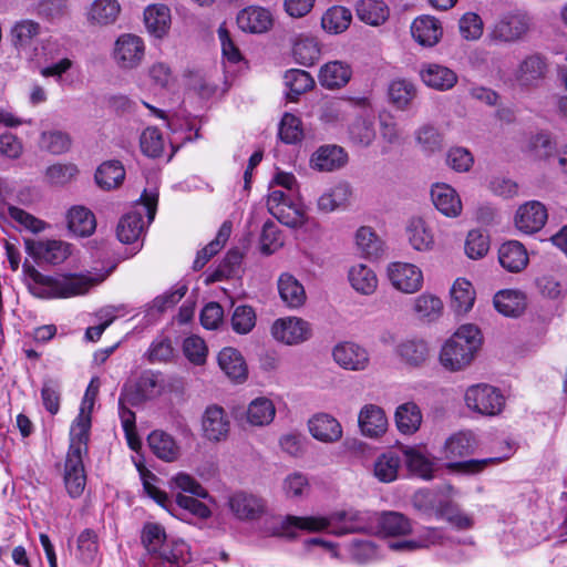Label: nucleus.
<instances>
[{
	"label": "nucleus",
	"instance_id": "f257e3e1",
	"mask_svg": "<svg viewBox=\"0 0 567 567\" xmlns=\"http://www.w3.org/2000/svg\"><path fill=\"white\" fill-rule=\"evenodd\" d=\"M22 269L29 291L38 298H70L83 295L103 280L83 275L44 276L28 260L23 262Z\"/></svg>",
	"mask_w": 567,
	"mask_h": 567
},
{
	"label": "nucleus",
	"instance_id": "f03ea898",
	"mask_svg": "<svg viewBox=\"0 0 567 567\" xmlns=\"http://www.w3.org/2000/svg\"><path fill=\"white\" fill-rule=\"evenodd\" d=\"M282 527L284 529L297 528L309 533L329 529L331 534L341 536L349 533L363 532L368 528V525L362 513L343 511L333 513L329 517L287 516Z\"/></svg>",
	"mask_w": 567,
	"mask_h": 567
},
{
	"label": "nucleus",
	"instance_id": "7ed1b4c3",
	"mask_svg": "<svg viewBox=\"0 0 567 567\" xmlns=\"http://www.w3.org/2000/svg\"><path fill=\"white\" fill-rule=\"evenodd\" d=\"M481 343L480 329L474 324H464L445 342L440 361L451 371L462 370L472 362Z\"/></svg>",
	"mask_w": 567,
	"mask_h": 567
},
{
	"label": "nucleus",
	"instance_id": "20e7f679",
	"mask_svg": "<svg viewBox=\"0 0 567 567\" xmlns=\"http://www.w3.org/2000/svg\"><path fill=\"white\" fill-rule=\"evenodd\" d=\"M157 202L158 192L156 189L143 192L136 209L123 216L118 221L116 234L120 241L132 244L140 238L144 229L143 213L146 214L148 224L152 223L155 218Z\"/></svg>",
	"mask_w": 567,
	"mask_h": 567
},
{
	"label": "nucleus",
	"instance_id": "39448f33",
	"mask_svg": "<svg viewBox=\"0 0 567 567\" xmlns=\"http://www.w3.org/2000/svg\"><path fill=\"white\" fill-rule=\"evenodd\" d=\"M532 27L528 13L515 10L502 14L492 25L488 37L498 43H515L524 39Z\"/></svg>",
	"mask_w": 567,
	"mask_h": 567
},
{
	"label": "nucleus",
	"instance_id": "423d86ee",
	"mask_svg": "<svg viewBox=\"0 0 567 567\" xmlns=\"http://www.w3.org/2000/svg\"><path fill=\"white\" fill-rule=\"evenodd\" d=\"M466 406L482 415H497L505 405V399L498 389L485 384L471 385L464 395Z\"/></svg>",
	"mask_w": 567,
	"mask_h": 567
},
{
	"label": "nucleus",
	"instance_id": "0eeeda50",
	"mask_svg": "<svg viewBox=\"0 0 567 567\" xmlns=\"http://www.w3.org/2000/svg\"><path fill=\"white\" fill-rule=\"evenodd\" d=\"M164 385L159 375L152 372H144L134 384H125L121 391V403L128 402L135 406L147 400L154 399L162 393Z\"/></svg>",
	"mask_w": 567,
	"mask_h": 567
},
{
	"label": "nucleus",
	"instance_id": "6e6552de",
	"mask_svg": "<svg viewBox=\"0 0 567 567\" xmlns=\"http://www.w3.org/2000/svg\"><path fill=\"white\" fill-rule=\"evenodd\" d=\"M386 277L395 290L408 295L417 292L423 286L422 270L410 262H390Z\"/></svg>",
	"mask_w": 567,
	"mask_h": 567
},
{
	"label": "nucleus",
	"instance_id": "1a4fd4ad",
	"mask_svg": "<svg viewBox=\"0 0 567 567\" xmlns=\"http://www.w3.org/2000/svg\"><path fill=\"white\" fill-rule=\"evenodd\" d=\"M25 250L37 260L51 265L62 264L71 255V245L62 240L24 239Z\"/></svg>",
	"mask_w": 567,
	"mask_h": 567
},
{
	"label": "nucleus",
	"instance_id": "9d476101",
	"mask_svg": "<svg viewBox=\"0 0 567 567\" xmlns=\"http://www.w3.org/2000/svg\"><path fill=\"white\" fill-rule=\"evenodd\" d=\"M272 337L285 344L295 346L310 339L311 327L306 320L297 317L277 319L271 327Z\"/></svg>",
	"mask_w": 567,
	"mask_h": 567
},
{
	"label": "nucleus",
	"instance_id": "9b49d317",
	"mask_svg": "<svg viewBox=\"0 0 567 567\" xmlns=\"http://www.w3.org/2000/svg\"><path fill=\"white\" fill-rule=\"evenodd\" d=\"M548 72L546 59L538 54L527 55L514 72V79L523 89L537 87Z\"/></svg>",
	"mask_w": 567,
	"mask_h": 567
},
{
	"label": "nucleus",
	"instance_id": "f8f14e48",
	"mask_svg": "<svg viewBox=\"0 0 567 567\" xmlns=\"http://www.w3.org/2000/svg\"><path fill=\"white\" fill-rule=\"evenodd\" d=\"M338 365L350 371H364L370 364L368 350L354 342H340L332 350Z\"/></svg>",
	"mask_w": 567,
	"mask_h": 567
},
{
	"label": "nucleus",
	"instance_id": "ddd939ff",
	"mask_svg": "<svg viewBox=\"0 0 567 567\" xmlns=\"http://www.w3.org/2000/svg\"><path fill=\"white\" fill-rule=\"evenodd\" d=\"M144 42L134 34H122L115 42L114 59L123 69L136 68L144 56Z\"/></svg>",
	"mask_w": 567,
	"mask_h": 567
},
{
	"label": "nucleus",
	"instance_id": "4468645a",
	"mask_svg": "<svg viewBox=\"0 0 567 567\" xmlns=\"http://www.w3.org/2000/svg\"><path fill=\"white\" fill-rule=\"evenodd\" d=\"M148 559L154 567H182L189 560V548L183 540L166 539Z\"/></svg>",
	"mask_w": 567,
	"mask_h": 567
},
{
	"label": "nucleus",
	"instance_id": "2eb2a0df",
	"mask_svg": "<svg viewBox=\"0 0 567 567\" xmlns=\"http://www.w3.org/2000/svg\"><path fill=\"white\" fill-rule=\"evenodd\" d=\"M228 505L231 513L240 520H255L266 512V503L257 495L246 492L234 493Z\"/></svg>",
	"mask_w": 567,
	"mask_h": 567
},
{
	"label": "nucleus",
	"instance_id": "dca6fc26",
	"mask_svg": "<svg viewBox=\"0 0 567 567\" xmlns=\"http://www.w3.org/2000/svg\"><path fill=\"white\" fill-rule=\"evenodd\" d=\"M548 218L546 207L537 200H530L519 206L515 215V225L525 234L540 230Z\"/></svg>",
	"mask_w": 567,
	"mask_h": 567
},
{
	"label": "nucleus",
	"instance_id": "f3484780",
	"mask_svg": "<svg viewBox=\"0 0 567 567\" xmlns=\"http://www.w3.org/2000/svg\"><path fill=\"white\" fill-rule=\"evenodd\" d=\"M528 145L536 157L550 161L553 166L567 174V146L554 152L555 143L547 133H538L532 136Z\"/></svg>",
	"mask_w": 567,
	"mask_h": 567
},
{
	"label": "nucleus",
	"instance_id": "a211bd4d",
	"mask_svg": "<svg viewBox=\"0 0 567 567\" xmlns=\"http://www.w3.org/2000/svg\"><path fill=\"white\" fill-rule=\"evenodd\" d=\"M358 423L361 433L368 437H379L388 430V419L382 408L365 404L359 412Z\"/></svg>",
	"mask_w": 567,
	"mask_h": 567
},
{
	"label": "nucleus",
	"instance_id": "6ab92c4d",
	"mask_svg": "<svg viewBox=\"0 0 567 567\" xmlns=\"http://www.w3.org/2000/svg\"><path fill=\"white\" fill-rule=\"evenodd\" d=\"M204 436L209 441L219 442L228 435L229 420L223 408L217 405L208 406L202 419Z\"/></svg>",
	"mask_w": 567,
	"mask_h": 567
},
{
	"label": "nucleus",
	"instance_id": "aec40b11",
	"mask_svg": "<svg viewBox=\"0 0 567 567\" xmlns=\"http://www.w3.org/2000/svg\"><path fill=\"white\" fill-rule=\"evenodd\" d=\"M348 155L337 145L320 146L311 156L310 165L319 172H332L347 164Z\"/></svg>",
	"mask_w": 567,
	"mask_h": 567
},
{
	"label": "nucleus",
	"instance_id": "412c9836",
	"mask_svg": "<svg viewBox=\"0 0 567 567\" xmlns=\"http://www.w3.org/2000/svg\"><path fill=\"white\" fill-rule=\"evenodd\" d=\"M311 435L321 442H337L342 436V427L339 421L330 414L319 413L309 420Z\"/></svg>",
	"mask_w": 567,
	"mask_h": 567
},
{
	"label": "nucleus",
	"instance_id": "4be33fe9",
	"mask_svg": "<svg viewBox=\"0 0 567 567\" xmlns=\"http://www.w3.org/2000/svg\"><path fill=\"white\" fill-rule=\"evenodd\" d=\"M434 206L447 217H457L462 213V202L456 190L447 184H435L431 189Z\"/></svg>",
	"mask_w": 567,
	"mask_h": 567
},
{
	"label": "nucleus",
	"instance_id": "5701e85b",
	"mask_svg": "<svg viewBox=\"0 0 567 567\" xmlns=\"http://www.w3.org/2000/svg\"><path fill=\"white\" fill-rule=\"evenodd\" d=\"M399 358L410 367H421L430 358V348L425 340L409 338L400 341L395 348Z\"/></svg>",
	"mask_w": 567,
	"mask_h": 567
},
{
	"label": "nucleus",
	"instance_id": "b1692460",
	"mask_svg": "<svg viewBox=\"0 0 567 567\" xmlns=\"http://www.w3.org/2000/svg\"><path fill=\"white\" fill-rule=\"evenodd\" d=\"M498 261L509 272H519L528 265V254L523 244L509 240L501 245Z\"/></svg>",
	"mask_w": 567,
	"mask_h": 567
},
{
	"label": "nucleus",
	"instance_id": "393cba45",
	"mask_svg": "<svg viewBox=\"0 0 567 567\" xmlns=\"http://www.w3.org/2000/svg\"><path fill=\"white\" fill-rule=\"evenodd\" d=\"M64 484L69 495L73 498L80 497L86 484V475L82 457L79 452L66 456L64 468Z\"/></svg>",
	"mask_w": 567,
	"mask_h": 567
},
{
	"label": "nucleus",
	"instance_id": "a878e982",
	"mask_svg": "<svg viewBox=\"0 0 567 567\" xmlns=\"http://www.w3.org/2000/svg\"><path fill=\"white\" fill-rule=\"evenodd\" d=\"M237 24L245 32L262 33L271 27L272 18L264 8L249 7L238 13Z\"/></svg>",
	"mask_w": 567,
	"mask_h": 567
},
{
	"label": "nucleus",
	"instance_id": "bb28decb",
	"mask_svg": "<svg viewBox=\"0 0 567 567\" xmlns=\"http://www.w3.org/2000/svg\"><path fill=\"white\" fill-rule=\"evenodd\" d=\"M412 37L423 47L435 45L442 37V27L437 19L430 16L416 18L411 25Z\"/></svg>",
	"mask_w": 567,
	"mask_h": 567
},
{
	"label": "nucleus",
	"instance_id": "cd10ccee",
	"mask_svg": "<svg viewBox=\"0 0 567 567\" xmlns=\"http://www.w3.org/2000/svg\"><path fill=\"white\" fill-rule=\"evenodd\" d=\"M351 68L342 61H330L319 71V83L329 90L344 86L351 79Z\"/></svg>",
	"mask_w": 567,
	"mask_h": 567
},
{
	"label": "nucleus",
	"instance_id": "c85d7f7f",
	"mask_svg": "<svg viewBox=\"0 0 567 567\" xmlns=\"http://www.w3.org/2000/svg\"><path fill=\"white\" fill-rule=\"evenodd\" d=\"M278 291L284 303L289 308H300L307 296L303 286L291 274H281L278 278Z\"/></svg>",
	"mask_w": 567,
	"mask_h": 567
},
{
	"label": "nucleus",
	"instance_id": "c756f323",
	"mask_svg": "<svg viewBox=\"0 0 567 567\" xmlns=\"http://www.w3.org/2000/svg\"><path fill=\"white\" fill-rule=\"evenodd\" d=\"M90 429V411L84 412V409H80V413L71 426V443L66 456H72L73 453L76 454V452H79V457H82V455L86 453Z\"/></svg>",
	"mask_w": 567,
	"mask_h": 567
},
{
	"label": "nucleus",
	"instance_id": "7c9ffc66",
	"mask_svg": "<svg viewBox=\"0 0 567 567\" xmlns=\"http://www.w3.org/2000/svg\"><path fill=\"white\" fill-rule=\"evenodd\" d=\"M420 75L425 85L440 91L450 90L457 82L455 72L440 64L425 65Z\"/></svg>",
	"mask_w": 567,
	"mask_h": 567
},
{
	"label": "nucleus",
	"instance_id": "2f4dec72",
	"mask_svg": "<svg viewBox=\"0 0 567 567\" xmlns=\"http://www.w3.org/2000/svg\"><path fill=\"white\" fill-rule=\"evenodd\" d=\"M388 95L395 109L404 111L412 106L417 96V89L406 79H395L389 84Z\"/></svg>",
	"mask_w": 567,
	"mask_h": 567
},
{
	"label": "nucleus",
	"instance_id": "473e14b6",
	"mask_svg": "<svg viewBox=\"0 0 567 567\" xmlns=\"http://www.w3.org/2000/svg\"><path fill=\"white\" fill-rule=\"evenodd\" d=\"M147 31L156 38H163L169 30L171 10L165 4H152L144 11Z\"/></svg>",
	"mask_w": 567,
	"mask_h": 567
},
{
	"label": "nucleus",
	"instance_id": "72a5a7b5",
	"mask_svg": "<svg viewBox=\"0 0 567 567\" xmlns=\"http://www.w3.org/2000/svg\"><path fill=\"white\" fill-rule=\"evenodd\" d=\"M218 364L229 379L237 382L246 380L247 367L238 350L224 348L218 354Z\"/></svg>",
	"mask_w": 567,
	"mask_h": 567
},
{
	"label": "nucleus",
	"instance_id": "f704fd0d",
	"mask_svg": "<svg viewBox=\"0 0 567 567\" xmlns=\"http://www.w3.org/2000/svg\"><path fill=\"white\" fill-rule=\"evenodd\" d=\"M121 12L117 0H94L87 11V20L96 25L113 24Z\"/></svg>",
	"mask_w": 567,
	"mask_h": 567
},
{
	"label": "nucleus",
	"instance_id": "c9c22d12",
	"mask_svg": "<svg viewBox=\"0 0 567 567\" xmlns=\"http://www.w3.org/2000/svg\"><path fill=\"white\" fill-rule=\"evenodd\" d=\"M69 229L80 237L91 236L96 228L94 214L84 206H74L68 213Z\"/></svg>",
	"mask_w": 567,
	"mask_h": 567
},
{
	"label": "nucleus",
	"instance_id": "e433bc0d",
	"mask_svg": "<svg viewBox=\"0 0 567 567\" xmlns=\"http://www.w3.org/2000/svg\"><path fill=\"white\" fill-rule=\"evenodd\" d=\"M148 445L152 452L165 462H174L179 456V446L173 436L163 431H153L148 437Z\"/></svg>",
	"mask_w": 567,
	"mask_h": 567
},
{
	"label": "nucleus",
	"instance_id": "4c0bfd02",
	"mask_svg": "<svg viewBox=\"0 0 567 567\" xmlns=\"http://www.w3.org/2000/svg\"><path fill=\"white\" fill-rule=\"evenodd\" d=\"M406 235L410 245L419 251L429 250L434 244L432 230L421 217H413L409 220Z\"/></svg>",
	"mask_w": 567,
	"mask_h": 567
},
{
	"label": "nucleus",
	"instance_id": "58836bf2",
	"mask_svg": "<svg viewBox=\"0 0 567 567\" xmlns=\"http://www.w3.org/2000/svg\"><path fill=\"white\" fill-rule=\"evenodd\" d=\"M494 306L504 316L518 317L526 308V298L519 291L503 290L495 295Z\"/></svg>",
	"mask_w": 567,
	"mask_h": 567
},
{
	"label": "nucleus",
	"instance_id": "ea45409f",
	"mask_svg": "<svg viewBox=\"0 0 567 567\" xmlns=\"http://www.w3.org/2000/svg\"><path fill=\"white\" fill-rule=\"evenodd\" d=\"M475 301V291L472 284L464 279L458 278L455 280L451 289V307L461 315L468 312Z\"/></svg>",
	"mask_w": 567,
	"mask_h": 567
},
{
	"label": "nucleus",
	"instance_id": "a19ab883",
	"mask_svg": "<svg viewBox=\"0 0 567 567\" xmlns=\"http://www.w3.org/2000/svg\"><path fill=\"white\" fill-rule=\"evenodd\" d=\"M352 21L351 11L342 6H332L321 17L322 29L330 34L344 32Z\"/></svg>",
	"mask_w": 567,
	"mask_h": 567
},
{
	"label": "nucleus",
	"instance_id": "79ce46f5",
	"mask_svg": "<svg viewBox=\"0 0 567 567\" xmlns=\"http://www.w3.org/2000/svg\"><path fill=\"white\" fill-rule=\"evenodd\" d=\"M395 423L402 434L415 433L422 423L420 408L413 402H406L396 408Z\"/></svg>",
	"mask_w": 567,
	"mask_h": 567
},
{
	"label": "nucleus",
	"instance_id": "37998d69",
	"mask_svg": "<svg viewBox=\"0 0 567 567\" xmlns=\"http://www.w3.org/2000/svg\"><path fill=\"white\" fill-rule=\"evenodd\" d=\"M355 245L361 256L368 259H378L384 251L383 241L370 227L365 226L357 230Z\"/></svg>",
	"mask_w": 567,
	"mask_h": 567
},
{
	"label": "nucleus",
	"instance_id": "c03bdc74",
	"mask_svg": "<svg viewBox=\"0 0 567 567\" xmlns=\"http://www.w3.org/2000/svg\"><path fill=\"white\" fill-rule=\"evenodd\" d=\"M355 11L358 18L370 25H380L389 18V8L381 0H360Z\"/></svg>",
	"mask_w": 567,
	"mask_h": 567
},
{
	"label": "nucleus",
	"instance_id": "a18cd8bd",
	"mask_svg": "<svg viewBox=\"0 0 567 567\" xmlns=\"http://www.w3.org/2000/svg\"><path fill=\"white\" fill-rule=\"evenodd\" d=\"M351 287L361 295H372L378 288L375 272L365 265L359 264L349 270Z\"/></svg>",
	"mask_w": 567,
	"mask_h": 567
},
{
	"label": "nucleus",
	"instance_id": "49530a36",
	"mask_svg": "<svg viewBox=\"0 0 567 567\" xmlns=\"http://www.w3.org/2000/svg\"><path fill=\"white\" fill-rule=\"evenodd\" d=\"M475 451V439L471 432H460L452 435L444 445V457L446 460L462 458L473 454Z\"/></svg>",
	"mask_w": 567,
	"mask_h": 567
},
{
	"label": "nucleus",
	"instance_id": "de8ad7c7",
	"mask_svg": "<svg viewBox=\"0 0 567 567\" xmlns=\"http://www.w3.org/2000/svg\"><path fill=\"white\" fill-rule=\"evenodd\" d=\"M276 409L271 400L257 398L252 400L246 412L247 422L254 426H265L272 422Z\"/></svg>",
	"mask_w": 567,
	"mask_h": 567
},
{
	"label": "nucleus",
	"instance_id": "09e8293b",
	"mask_svg": "<svg viewBox=\"0 0 567 567\" xmlns=\"http://www.w3.org/2000/svg\"><path fill=\"white\" fill-rule=\"evenodd\" d=\"M401 457L392 451L378 456L373 465L374 476L382 483H391L398 478Z\"/></svg>",
	"mask_w": 567,
	"mask_h": 567
},
{
	"label": "nucleus",
	"instance_id": "8fccbe9b",
	"mask_svg": "<svg viewBox=\"0 0 567 567\" xmlns=\"http://www.w3.org/2000/svg\"><path fill=\"white\" fill-rule=\"evenodd\" d=\"M351 196V187L347 183H339L323 193L318 199V208L330 213L344 206Z\"/></svg>",
	"mask_w": 567,
	"mask_h": 567
},
{
	"label": "nucleus",
	"instance_id": "3c124183",
	"mask_svg": "<svg viewBox=\"0 0 567 567\" xmlns=\"http://www.w3.org/2000/svg\"><path fill=\"white\" fill-rule=\"evenodd\" d=\"M125 169L118 161L103 163L95 173L97 185L104 189H112L122 184Z\"/></svg>",
	"mask_w": 567,
	"mask_h": 567
},
{
	"label": "nucleus",
	"instance_id": "603ef678",
	"mask_svg": "<svg viewBox=\"0 0 567 567\" xmlns=\"http://www.w3.org/2000/svg\"><path fill=\"white\" fill-rule=\"evenodd\" d=\"M413 310L419 319L434 321L442 313L443 302L434 295L422 293L414 299Z\"/></svg>",
	"mask_w": 567,
	"mask_h": 567
},
{
	"label": "nucleus",
	"instance_id": "864d4df0",
	"mask_svg": "<svg viewBox=\"0 0 567 567\" xmlns=\"http://www.w3.org/2000/svg\"><path fill=\"white\" fill-rule=\"evenodd\" d=\"M285 83L289 87L288 99L296 101L299 95L312 89L315 81L308 72L292 69L286 72Z\"/></svg>",
	"mask_w": 567,
	"mask_h": 567
},
{
	"label": "nucleus",
	"instance_id": "5fc2aeb1",
	"mask_svg": "<svg viewBox=\"0 0 567 567\" xmlns=\"http://www.w3.org/2000/svg\"><path fill=\"white\" fill-rule=\"evenodd\" d=\"M295 60L305 66L312 65L320 58V48L315 38H299L293 45Z\"/></svg>",
	"mask_w": 567,
	"mask_h": 567
},
{
	"label": "nucleus",
	"instance_id": "6e6d98bb",
	"mask_svg": "<svg viewBox=\"0 0 567 567\" xmlns=\"http://www.w3.org/2000/svg\"><path fill=\"white\" fill-rule=\"evenodd\" d=\"M41 27L33 20H21L11 30V40L16 48L24 49L31 45L32 40L40 34Z\"/></svg>",
	"mask_w": 567,
	"mask_h": 567
},
{
	"label": "nucleus",
	"instance_id": "4d7b16f0",
	"mask_svg": "<svg viewBox=\"0 0 567 567\" xmlns=\"http://www.w3.org/2000/svg\"><path fill=\"white\" fill-rule=\"evenodd\" d=\"M403 453L410 472L424 480H431L433 477L434 464L424 454L413 447L404 449Z\"/></svg>",
	"mask_w": 567,
	"mask_h": 567
},
{
	"label": "nucleus",
	"instance_id": "13d9d810",
	"mask_svg": "<svg viewBox=\"0 0 567 567\" xmlns=\"http://www.w3.org/2000/svg\"><path fill=\"white\" fill-rule=\"evenodd\" d=\"M415 138L423 152L433 154L440 152L444 145L443 135L430 124H424L415 132Z\"/></svg>",
	"mask_w": 567,
	"mask_h": 567
},
{
	"label": "nucleus",
	"instance_id": "bf43d9fd",
	"mask_svg": "<svg viewBox=\"0 0 567 567\" xmlns=\"http://www.w3.org/2000/svg\"><path fill=\"white\" fill-rule=\"evenodd\" d=\"M380 528L389 536L406 535L412 530L410 520L398 512L384 513L380 518Z\"/></svg>",
	"mask_w": 567,
	"mask_h": 567
},
{
	"label": "nucleus",
	"instance_id": "052dcab7",
	"mask_svg": "<svg viewBox=\"0 0 567 567\" xmlns=\"http://www.w3.org/2000/svg\"><path fill=\"white\" fill-rule=\"evenodd\" d=\"M271 215L277 218L281 224L291 227L298 228L306 224L307 217L305 209L295 203H289L285 206L276 208Z\"/></svg>",
	"mask_w": 567,
	"mask_h": 567
},
{
	"label": "nucleus",
	"instance_id": "680f3d73",
	"mask_svg": "<svg viewBox=\"0 0 567 567\" xmlns=\"http://www.w3.org/2000/svg\"><path fill=\"white\" fill-rule=\"evenodd\" d=\"M489 250V237L481 229L468 231L465 240V254L471 259H481Z\"/></svg>",
	"mask_w": 567,
	"mask_h": 567
},
{
	"label": "nucleus",
	"instance_id": "e2e57ef3",
	"mask_svg": "<svg viewBox=\"0 0 567 567\" xmlns=\"http://www.w3.org/2000/svg\"><path fill=\"white\" fill-rule=\"evenodd\" d=\"M166 533L163 526L156 523H147L142 529L141 540L148 557L166 542Z\"/></svg>",
	"mask_w": 567,
	"mask_h": 567
},
{
	"label": "nucleus",
	"instance_id": "0e129e2a",
	"mask_svg": "<svg viewBox=\"0 0 567 567\" xmlns=\"http://www.w3.org/2000/svg\"><path fill=\"white\" fill-rule=\"evenodd\" d=\"M140 145L142 152L148 157H158L164 151L162 133L156 127H147L143 131Z\"/></svg>",
	"mask_w": 567,
	"mask_h": 567
},
{
	"label": "nucleus",
	"instance_id": "69168bd1",
	"mask_svg": "<svg viewBox=\"0 0 567 567\" xmlns=\"http://www.w3.org/2000/svg\"><path fill=\"white\" fill-rule=\"evenodd\" d=\"M40 146L52 154H62L70 148L71 137L61 131L43 132L40 137Z\"/></svg>",
	"mask_w": 567,
	"mask_h": 567
},
{
	"label": "nucleus",
	"instance_id": "338daca9",
	"mask_svg": "<svg viewBox=\"0 0 567 567\" xmlns=\"http://www.w3.org/2000/svg\"><path fill=\"white\" fill-rule=\"evenodd\" d=\"M8 215L14 223L19 225L20 229L38 234L45 228V223L43 220L17 206L9 205Z\"/></svg>",
	"mask_w": 567,
	"mask_h": 567
},
{
	"label": "nucleus",
	"instance_id": "774afa93",
	"mask_svg": "<svg viewBox=\"0 0 567 567\" xmlns=\"http://www.w3.org/2000/svg\"><path fill=\"white\" fill-rule=\"evenodd\" d=\"M351 141L359 146H369L375 137L373 123L367 118H357L349 127Z\"/></svg>",
	"mask_w": 567,
	"mask_h": 567
}]
</instances>
